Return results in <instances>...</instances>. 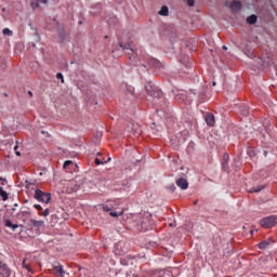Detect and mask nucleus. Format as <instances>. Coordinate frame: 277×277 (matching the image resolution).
Returning a JSON list of instances; mask_svg holds the SVG:
<instances>
[{"instance_id":"obj_18","label":"nucleus","mask_w":277,"mask_h":277,"mask_svg":"<svg viewBox=\"0 0 277 277\" xmlns=\"http://www.w3.org/2000/svg\"><path fill=\"white\" fill-rule=\"evenodd\" d=\"M160 16H168L169 14V9L168 6H162L161 10L159 11Z\"/></svg>"},{"instance_id":"obj_8","label":"nucleus","mask_w":277,"mask_h":277,"mask_svg":"<svg viewBox=\"0 0 277 277\" xmlns=\"http://www.w3.org/2000/svg\"><path fill=\"white\" fill-rule=\"evenodd\" d=\"M103 209L104 211H106V213H109V211H113V209H118V201H107V203L104 205Z\"/></svg>"},{"instance_id":"obj_29","label":"nucleus","mask_w":277,"mask_h":277,"mask_svg":"<svg viewBox=\"0 0 277 277\" xmlns=\"http://www.w3.org/2000/svg\"><path fill=\"white\" fill-rule=\"evenodd\" d=\"M56 79H61L62 83H64V75L62 72L56 74Z\"/></svg>"},{"instance_id":"obj_26","label":"nucleus","mask_w":277,"mask_h":277,"mask_svg":"<svg viewBox=\"0 0 277 277\" xmlns=\"http://www.w3.org/2000/svg\"><path fill=\"white\" fill-rule=\"evenodd\" d=\"M187 5H189V8H194V5L196 4V1L194 0H186Z\"/></svg>"},{"instance_id":"obj_23","label":"nucleus","mask_w":277,"mask_h":277,"mask_svg":"<svg viewBox=\"0 0 277 277\" xmlns=\"http://www.w3.org/2000/svg\"><path fill=\"white\" fill-rule=\"evenodd\" d=\"M2 34H3V36H12V30H10V28H4L2 30Z\"/></svg>"},{"instance_id":"obj_11","label":"nucleus","mask_w":277,"mask_h":277,"mask_svg":"<svg viewBox=\"0 0 277 277\" xmlns=\"http://www.w3.org/2000/svg\"><path fill=\"white\" fill-rule=\"evenodd\" d=\"M206 122L208 127H213L215 124V117L213 116V114L208 113L206 115Z\"/></svg>"},{"instance_id":"obj_9","label":"nucleus","mask_w":277,"mask_h":277,"mask_svg":"<svg viewBox=\"0 0 277 277\" xmlns=\"http://www.w3.org/2000/svg\"><path fill=\"white\" fill-rule=\"evenodd\" d=\"M147 64L150 66V68H156V70L161 68V62H159L157 58H148Z\"/></svg>"},{"instance_id":"obj_25","label":"nucleus","mask_w":277,"mask_h":277,"mask_svg":"<svg viewBox=\"0 0 277 277\" xmlns=\"http://www.w3.org/2000/svg\"><path fill=\"white\" fill-rule=\"evenodd\" d=\"M23 267H24V269H28V272L31 269L29 266H28V264H27V260H23Z\"/></svg>"},{"instance_id":"obj_39","label":"nucleus","mask_w":277,"mask_h":277,"mask_svg":"<svg viewBox=\"0 0 277 277\" xmlns=\"http://www.w3.org/2000/svg\"><path fill=\"white\" fill-rule=\"evenodd\" d=\"M223 49H224V51H226L228 48H226V45H223Z\"/></svg>"},{"instance_id":"obj_24","label":"nucleus","mask_w":277,"mask_h":277,"mask_svg":"<svg viewBox=\"0 0 277 277\" xmlns=\"http://www.w3.org/2000/svg\"><path fill=\"white\" fill-rule=\"evenodd\" d=\"M34 208L38 210L39 215H40V213H42V206L36 203V205H34Z\"/></svg>"},{"instance_id":"obj_17","label":"nucleus","mask_w":277,"mask_h":277,"mask_svg":"<svg viewBox=\"0 0 277 277\" xmlns=\"http://www.w3.org/2000/svg\"><path fill=\"white\" fill-rule=\"evenodd\" d=\"M269 243H271L269 240L261 241V242L259 243L260 250H265V249L269 246Z\"/></svg>"},{"instance_id":"obj_20","label":"nucleus","mask_w":277,"mask_h":277,"mask_svg":"<svg viewBox=\"0 0 277 277\" xmlns=\"http://www.w3.org/2000/svg\"><path fill=\"white\" fill-rule=\"evenodd\" d=\"M0 196L3 200V202H5V200H8V193L5 190H3V188H0Z\"/></svg>"},{"instance_id":"obj_5","label":"nucleus","mask_w":277,"mask_h":277,"mask_svg":"<svg viewBox=\"0 0 277 277\" xmlns=\"http://www.w3.org/2000/svg\"><path fill=\"white\" fill-rule=\"evenodd\" d=\"M12 276V267L8 263L0 261V277H10Z\"/></svg>"},{"instance_id":"obj_2","label":"nucleus","mask_w":277,"mask_h":277,"mask_svg":"<svg viewBox=\"0 0 277 277\" xmlns=\"http://www.w3.org/2000/svg\"><path fill=\"white\" fill-rule=\"evenodd\" d=\"M50 274H53L57 277H65L66 271H64V265H62L60 262H54L51 265V268H49Z\"/></svg>"},{"instance_id":"obj_36","label":"nucleus","mask_w":277,"mask_h":277,"mask_svg":"<svg viewBox=\"0 0 277 277\" xmlns=\"http://www.w3.org/2000/svg\"><path fill=\"white\" fill-rule=\"evenodd\" d=\"M106 21H107V23H109V25H111V19L106 17Z\"/></svg>"},{"instance_id":"obj_43","label":"nucleus","mask_w":277,"mask_h":277,"mask_svg":"<svg viewBox=\"0 0 277 277\" xmlns=\"http://www.w3.org/2000/svg\"><path fill=\"white\" fill-rule=\"evenodd\" d=\"M28 94L31 96V94H32L31 91H29Z\"/></svg>"},{"instance_id":"obj_7","label":"nucleus","mask_w":277,"mask_h":277,"mask_svg":"<svg viewBox=\"0 0 277 277\" xmlns=\"http://www.w3.org/2000/svg\"><path fill=\"white\" fill-rule=\"evenodd\" d=\"M153 221H150V215H146L143 217L141 222L142 230H150L153 228Z\"/></svg>"},{"instance_id":"obj_3","label":"nucleus","mask_w":277,"mask_h":277,"mask_svg":"<svg viewBox=\"0 0 277 277\" xmlns=\"http://www.w3.org/2000/svg\"><path fill=\"white\" fill-rule=\"evenodd\" d=\"M34 198L35 200H38V202H43V205H49V202H51V194L40 189L35 190Z\"/></svg>"},{"instance_id":"obj_33","label":"nucleus","mask_w":277,"mask_h":277,"mask_svg":"<svg viewBox=\"0 0 277 277\" xmlns=\"http://www.w3.org/2000/svg\"><path fill=\"white\" fill-rule=\"evenodd\" d=\"M38 3L47 4V3H49V0H38Z\"/></svg>"},{"instance_id":"obj_15","label":"nucleus","mask_w":277,"mask_h":277,"mask_svg":"<svg viewBox=\"0 0 277 277\" xmlns=\"http://www.w3.org/2000/svg\"><path fill=\"white\" fill-rule=\"evenodd\" d=\"M4 226H6V228H11L13 232L16 230V228H18L17 224H13L12 221L6 220L4 222Z\"/></svg>"},{"instance_id":"obj_37","label":"nucleus","mask_w":277,"mask_h":277,"mask_svg":"<svg viewBox=\"0 0 277 277\" xmlns=\"http://www.w3.org/2000/svg\"><path fill=\"white\" fill-rule=\"evenodd\" d=\"M181 98V95L175 96V101H179Z\"/></svg>"},{"instance_id":"obj_42","label":"nucleus","mask_w":277,"mask_h":277,"mask_svg":"<svg viewBox=\"0 0 277 277\" xmlns=\"http://www.w3.org/2000/svg\"><path fill=\"white\" fill-rule=\"evenodd\" d=\"M142 68H146V65H142Z\"/></svg>"},{"instance_id":"obj_6","label":"nucleus","mask_w":277,"mask_h":277,"mask_svg":"<svg viewBox=\"0 0 277 277\" xmlns=\"http://www.w3.org/2000/svg\"><path fill=\"white\" fill-rule=\"evenodd\" d=\"M119 47L122 51H127V55H129L130 60H133L135 57V50H133V45L131 43H119Z\"/></svg>"},{"instance_id":"obj_21","label":"nucleus","mask_w":277,"mask_h":277,"mask_svg":"<svg viewBox=\"0 0 277 277\" xmlns=\"http://www.w3.org/2000/svg\"><path fill=\"white\" fill-rule=\"evenodd\" d=\"M109 215H111V217H120V215H122V211L121 212H117V211H109L108 212Z\"/></svg>"},{"instance_id":"obj_40","label":"nucleus","mask_w":277,"mask_h":277,"mask_svg":"<svg viewBox=\"0 0 277 277\" xmlns=\"http://www.w3.org/2000/svg\"><path fill=\"white\" fill-rule=\"evenodd\" d=\"M194 205H198V200H195V201H194Z\"/></svg>"},{"instance_id":"obj_14","label":"nucleus","mask_w":277,"mask_h":277,"mask_svg":"<svg viewBox=\"0 0 277 277\" xmlns=\"http://www.w3.org/2000/svg\"><path fill=\"white\" fill-rule=\"evenodd\" d=\"M30 224L35 226V228H42V226H44V221H36L35 219H30Z\"/></svg>"},{"instance_id":"obj_32","label":"nucleus","mask_w":277,"mask_h":277,"mask_svg":"<svg viewBox=\"0 0 277 277\" xmlns=\"http://www.w3.org/2000/svg\"><path fill=\"white\" fill-rule=\"evenodd\" d=\"M223 159H224V161H228V159H230V157L228 156V154H224Z\"/></svg>"},{"instance_id":"obj_35","label":"nucleus","mask_w":277,"mask_h":277,"mask_svg":"<svg viewBox=\"0 0 277 277\" xmlns=\"http://www.w3.org/2000/svg\"><path fill=\"white\" fill-rule=\"evenodd\" d=\"M15 155H16L17 157H21V151H15Z\"/></svg>"},{"instance_id":"obj_31","label":"nucleus","mask_w":277,"mask_h":277,"mask_svg":"<svg viewBox=\"0 0 277 277\" xmlns=\"http://www.w3.org/2000/svg\"><path fill=\"white\" fill-rule=\"evenodd\" d=\"M169 189H170L171 192H176V186H174V184H172L171 186H169Z\"/></svg>"},{"instance_id":"obj_45","label":"nucleus","mask_w":277,"mask_h":277,"mask_svg":"<svg viewBox=\"0 0 277 277\" xmlns=\"http://www.w3.org/2000/svg\"><path fill=\"white\" fill-rule=\"evenodd\" d=\"M100 160H103V161H105V158H100Z\"/></svg>"},{"instance_id":"obj_16","label":"nucleus","mask_w":277,"mask_h":277,"mask_svg":"<svg viewBox=\"0 0 277 277\" xmlns=\"http://www.w3.org/2000/svg\"><path fill=\"white\" fill-rule=\"evenodd\" d=\"M256 15H250L249 17H247V23H249V25H256Z\"/></svg>"},{"instance_id":"obj_30","label":"nucleus","mask_w":277,"mask_h":277,"mask_svg":"<svg viewBox=\"0 0 277 277\" xmlns=\"http://www.w3.org/2000/svg\"><path fill=\"white\" fill-rule=\"evenodd\" d=\"M71 163H72L71 160H66V161L64 162V168H66L67 166H70Z\"/></svg>"},{"instance_id":"obj_41","label":"nucleus","mask_w":277,"mask_h":277,"mask_svg":"<svg viewBox=\"0 0 277 277\" xmlns=\"http://www.w3.org/2000/svg\"><path fill=\"white\" fill-rule=\"evenodd\" d=\"M17 149H18V146H15V147H14V150H17Z\"/></svg>"},{"instance_id":"obj_19","label":"nucleus","mask_w":277,"mask_h":277,"mask_svg":"<svg viewBox=\"0 0 277 277\" xmlns=\"http://www.w3.org/2000/svg\"><path fill=\"white\" fill-rule=\"evenodd\" d=\"M51 213V210L49 208H45L43 212H39V215H41L42 217H49Z\"/></svg>"},{"instance_id":"obj_27","label":"nucleus","mask_w":277,"mask_h":277,"mask_svg":"<svg viewBox=\"0 0 277 277\" xmlns=\"http://www.w3.org/2000/svg\"><path fill=\"white\" fill-rule=\"evenodd\" d=\"M95 8L97 11H91V14H100L101 13V5L97 4Z\"/></svg>"},{"instance_id":"obj_4","label":"nucleus","mask_w":277,"mask_h":277,"mask_svg":"<svg viewBox=\"0 0 277 277\" xmlns=\"http://www.w3.org/2000/svg\"><path fill=\"white\" fill-rule=\"evenodd\" d=\"M260 224L261 226H263V228H274V226H276L277 224V216L276 215L266 216L260 221Z\"/></svg>"},{"instance_id":"obj_46","label":"nucleus","mask_w":277,"mask_h":277,"mask_svg":"<svg viewBox=\"0 0 277 277\" xmlns=\"http://www.w3.org/2000/svg\"><path fill=\"white\" fill-rule=\"evenodd\" d=\"M212 85H215V82H213Z\"/></svg>"},{"instance_id":"obj_13","label":"nucleus","mask_w":277,"mask_h":277,"mask_svg":"<svg viewBox=\"0 0 277 277\" xmlns=\"http://www.w3.org/2000/svg\"><path fill=\"white\" fill-rule=\"evenodd\" d=\"M230 8L234 12H239L241 10V1H233Z\"/></svg>"},{"instance_id":"obj_34","label":"nucleus","mask_w":277,"mask_h":277,"mask_svg":"<svg viewBox=\"0 0 277 277\" xmlns=\"http://www.w3.org/2000/svg\"><path fill=\"white\" fill-rule=\"evenodd\" d=\"M111 21H113V23H118V18H116V17H113Z\"/></svg>"},{"instance_id":"obj_28","label":"nucleus","mask_w":277,"mask_h":277,"mask_svg":"<svg viewBox=\"0 0 277 277\" xmlns=\"http://www.w3.org/2000/svg\"><path fill=\"white\" fill-rule=\"evenodd\" d=\"M223 170L228 172V161H223Z\"/></svg>"},{"instance_id":"obj_44","label":"nucleus","mask_w":277,"mask_h":277,"mask_svg":"<svg viewBox=\"0 0 277 277\" xmlns=\"http://www.w3.org/2000/svg\"><path fill=\"white\" fill-rule=\"evenodd\" d=\"M248 114V110H245V116Z\"/></svg>"},{"instance_id":"obj_38","label":"nucleus","mask_w":277,"mask_h":277,"mask_svg":"<svg viewBox=\"0 0 277 277\" xmlns=\"http://www.w3.org/2000/svg\"><path fill=\"white\" fill-rule=\"evenodd\" d=\"M3 182L2 183H0V189H3Z\"/></svg>"},{"instance_id":"obj_10","label":"nucleus","mask_w":277,"mask_h":277,"mask_svg":"<svg viewBox=\"0 0 277 277\" xmlns=\"http://www.w3.org/2000/svg\"><path fill=\"white\" fill-rule=\"evenodd\" d=\"M176 185L177 187H180V189H187V187H189V183L183 177L176 181Z\"/></svg>"},{"instance_id":"obj_22","label":"nucleus","mask_w":277,"mask_h":277,"mask_svg":"<svg viewBox=\"0 0 277 277\" xmlns=\"http://www.w3.org/2000/svg\"><path fill=\"white\" fill-rule=\"evenodd\" d=\"M263 189V186H258L256 188H251L249 192L250 194H258V192H261Z\"/></svg>"},{"instance_id":"obj_12","label":"nucleus","mask_w":277,"mask_h":277,"mask_svg":"<svg viewBox=\"0 0 277 277\" xmlns=\"http://www.w3.org/2000/svg\"><path fill=\"white\" fill-rule=\"evenodd\" d=\"M101 153H97V157L95 158V164L96 166H104V163H109L111 161V158H108L107 160H101Z\"/></svg>"},{"instance_id":"obj_1","label":"nucleus","mask_w":277,"mask_h":277,"mask_svg":"<svg viewBox=\"0 0 277 277\" xmlns=\"http://www.w3.org/2000/svg\"><path fill=\"white\" fill-rule=\"evenodd\" d=\"M145 90L149 96H153V98H161V96H163V92L150 82L145 85Z\"/></svg>"}]
</instances>
